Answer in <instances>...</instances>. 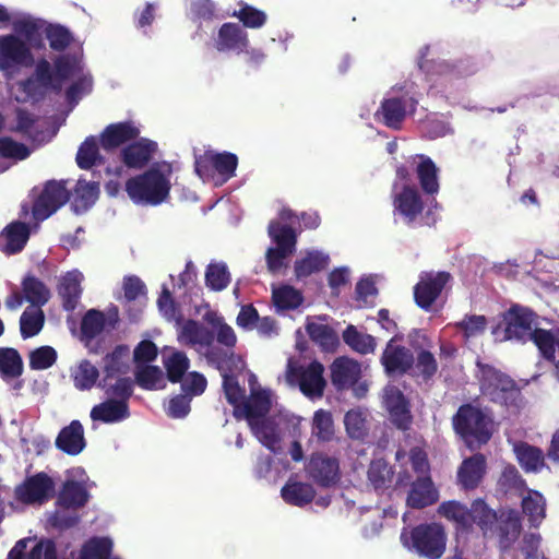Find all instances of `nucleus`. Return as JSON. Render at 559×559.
Instances as JSON below:
<instances>
[{
	"label": "nucleus",
	"mask_w": 559,
	"mask_h": 559,
	"mask_svg": "<svg viewBox=\"0 0 559 559\" xmlns=\"http://www.w3.org/2000/svg\"><path fill=\"white\" fill-rule=\"evenodd\" d=\"M504 328L492 330L497 341H515L526 343L532 341L547 360L555 359V345L559 349V329H538L537 316L528 308L512 306L503 316Z\"/></svg>",
	"instance_id": "nucleus-1"
},
{
	"label": "nucleus",
	"mask_w": 559,
	"mask_h": 559,
	"mask_svg": "<svg viewBox=\"0 0 559 559\" xmlns=\"http://www.w3.org/2000/svg\"><path fill=\"white\" fill-rule=\"evenodd\" d=\"M171 177V164L157 162L143 174L130 178L126 182V191L134 204L156 206L167 200Z\"/></svg>",
	"instance_id": "nucleus-2"
},
{
	"label": "nucleus",
	"mask_w": 559,
	"mask_h": 559,
	"mask_svg": "<svg viewBox=\"0 0 559 559\" xmlns=\"http://www.w3.org/2000/svg\"><path fill=\"white\" fill-rule=\"evenodd\" d=\"M178 341L182 345L194 347L215 368L224 369L228 360V350L214 344L211 328L195 320H187L178 325Z\"/></svg>",
	"instance_id": "nucleus-3"
},
{
	"label": "nucleus",
	"mask_w": 559,
	"mask_h": 559,
	"mask_svg": "<svg viewBox=\"0 0 559 559\" xmlns=\"http://www.w3.org/2000/svg\"><path fill=\"white\" fill-rule=\"evenodd\" d=\"M53 66L57 82H60V90L67 80H73L66 92V98L74 107L83 96L91 93L93 87L92 75L85 70L79 53L60 55L53 60Z\"/></svg>",
	"instance_id": "nucleus-4"
},
{
	"label": "nucleus",
	"mask_w": 559,
	"mask_h": 559,
	"mask_svg": "<svg viewBox=\"0 0 559 559\" xmlns=\"http://www.w3.org/2000/svg\"><path fill=\"white\" fill-rule=\"evenodd\" d=\"M267 234L272 245L265 251L266 269L272 275H277L287 267L296 251L297 234L289 224L280 221L270 222Z\"/></svg>",
	"instance_id": "nucleus-5"
},
{
	"label": "nucleus",
	"mask_w": 559,
	"mask_h": 559,
	"mask_svg": "<svg viewBox=\"0 0 559 559\" xmlns=\"http://www.w3.org/2000/svg\"><path fill=\"white\" fill-rule=\"evenodd\" d=\"M453 425L471 449L486 443L491 437L490 415L471 404L459 408Z\"/></svg>",
	"instance_id": "nucleus-6"
},
{
	"label": "nucleus",
	"mask_w": 559,
	"mask_h": 559,
	"mask_svg": "<svg viewBox=\"0 0 559 559\" xmlns=\"http://www.w3.org/2000/svg\"><path fill=\"white\" fill-rule=\"evenodd\" d=\"M401 542L405 548L428 559H439L445 550V534L441 525L421 524L401 533Z\"/></svg>",
	"instance_id": "nucleus-7"
},
{
	"label": "nucleus",
	"mask_w": 559,
	"mask_h": 559,
	"mask_svg": "<svg viewBox=\"0 0 559 559\" xmlns=\"http://www.w3.org/2000/svg\"><path fill=\"white\" fill-rule=\"evenodd\" d=\"M477 378L483 395L500 405H512L520 396L514 381L495 367L477 361Z\"/></svg>",
	"instance_id": "nucleus-8"
},
{
	"label": "nucleus",
	"mask_w": 559,
	"mask_h": 559,
	"mask_svg": "<svg viewBox=\"0 0 559 559\" xmlns=\"http://www.w3.org/2000/svg\"><path fill=\"white\" fill-rule=\"evenodd\" d=\"M238 158L229 152L215 153L205 151L195 155L194 170L203 181H213L215 186H222L235 176Z\"/></svg>",
	"instance_id": "nucleus-9"
},
{
	"label": "nucleus",
	"mask_w": 559,
	"mask_h": 559,
	"mask_svg": "<svg viewBox=\"0 0 559 559\" xmlns=\"http://www.w3.org/2000/svg\"><path fill=\"white\" fill-rule=\"evenodd\" d=\"M323 371V365L318 361L299 365L290 358L285 379L289 386H298L305 396L317 400L322 397L326 385Z\"/></svg>",
	"instance_id": "nucleus-10"
},
{
	"label": "nucleus",
	"mask_w": 559,
	"mask_h": 559,
	"mask_svg": "<svg viewBox=\"0 0 559 559\" xmlns=\"http://www.w3.org/2000/svg\"><path fill=\"white\" fill-rule=\"evenodd\" d=\"M52 90L60 92V82L56 79V68H51L50 62L41 58L35 63L34 74L24 81L17 83V94L15 96L19 103L28 100L36 102L44 94Z\"/></svg>",
	"instance_id": "nucleus-11"
},
{
	"label": "nucleus",
	"mask_w": 559,
	"mask_h": 559,
	"mask_svg": "<svg viewBox=\"0 0 559 559\" xmlns=\"http://www.w3.org/2000/svg\"><path fill=\"white\" fill-rule=\"evenodd\" d=\"M35 63L32 47L14 34L0 36V71L13 74Z\"/></svg>",
	"instance_id": "nucleus-12"
},
{
	"label": "nucleus",
	"mask_w": 559,
	"mask_h": 559,
	"mask_svg": "<svg viewBox=\"0 0 559 559\" xmlns=\"http://www.w3.org/2000/svg\"><path fill=\"white\" fill-rule=\"evenodd\" d=\"M392 198L395 221H401L408 226L418 224L424 202L417 188L409 183L394 182Z\"/></svg>",
	"instance_id": "nucleus-13"
},
{
	"label": "nucleus",
	"mask_w": 559,
	"mask_h": 559,
	"mask_svg": "<svg viewBox=\"0 0 559 559\" xmlns=\"http://www.w3.org/2000/svg\"><path fill=\"white\" fill-rule=\"evenodd\" d=\"M429 51L430 46L425 45L419 49L417 58L419 69L427 73H432L440 76H449L452 79L468 76L477 71L476 63L469 58L461 59L457 61L440 59L430 62L426 59L429 55Z\"/></svg>",
	"instance_id": "nucleus-14"
},
{
	"label": "nucleus",
	"mask_w": 559,
	"mask_h": 559,
	"mask_svg": "<svg viewBox=\"0 0 559 559\" xmlns=\"http://www.w3.org/2000/svg\"><path fill=\"white\" fill-rule=\"evenodd\" d=\"M55 483L46 473L28 476L14 489L15 499L23 504L41 506L53 495Z\"/></svg>",
	"instance_id": "nucleus-15"
},
{
	"label": "nucleus",
	"mask_w": 559,
	"mask_h": 559,
	"mask_svg": "<svg viewBox=\"0 0 559 559\" xmlns=\"http://www.w3.org/2000/svg\"><path fill=\"white\" fill-rule=\"evenodd\" d=\"M418 100L408 91L397 94L395 88L382 100L376 115H381L386 127L399 129L408 112H413Z\"/></svg>",
	"instance_id": "nucleus-16"
},
{
	"label": "nucleus",
	"mask_w": 559,
	"mask_h": 559,
	"mask_svg": "<svg viewBox=\"0 0 559 559\" xmlns=\"http://www.w3.org/2000/svg\"><path fill=\"white\" fill-rule=\"evenodd\" d=\"M69 200V191L63 182L49 181L33 205V216L44 221L57 212Z\"/></svg>",
	"instance_id": "nucleus-17"
},
{
	"label": "nucleus",
	"mask_w": 559,
	"mask_h": 559,
	"mask_svg": "<svg viewBox=\"0 0 559 559\" xmlns=\"http://www.w3.org/2000/svg\"><path fill=\"white\" fill-rule=\"evenodd\" d=\"M211 44L217 52L240 55L249 46V37L241 25L227 22L218 28Z\"/></svg>",
	"instance_id": "nucleus-18"
},
{
	"label": "nucleus",
	"mask_w": 559,
	"mask_h": 559,
	"mask_svg": "<svg viewBox=\"0 0 559 559\" xmlns=\"http://www.w3.org/2000/svg\"><path fill=\"white\" fill-rule=\"evenodd\" d=\"M306 473L317 485L331 487L340 480V464L335 457L314 453L306 465Z\"/></svg>",
	"instance_id": "nucleus-19"
},
{
	"label": "nucleus",
	"mask_w": 559,
	"mask_h": 559,
	"mask_svg": "<svg viewBox=\"0 0 559 559\" xmlns=\"http://www.w3.org/2000/svg\"><path fill=\"white\" fill-rule=\"evenodd\" d=\"M383 405L389 413L391 423L397 429L403 431L409 429L413 420L409 403L399 388L394 385L384 388Z\"/></svg>",
	"instance_id": "nucleus-20"
},
{
	"label": "nucleus",
	"mask_w": 559,
	"mask_h": 559,
	"mask_svg": "<svg viewBox=\"0 0 559 559\" xmlns=\"http://www.w3.org/2000/svg\"><path fill=\"white\" fill-rule=\"evenodd\" d=\"M450 280L447 272L423 273L419 282L414 287V298L416 304L427 310L441 294L445 284Z\"/></svg>",
	"instance_id": "nucleus-21"
},
{
	"label": "nucleus",
	"mask_w": 559,
	"mask_h": 559,
	"mask_svg": "<svg viewBox=\"0 0 559 559\" xmlns=\"http://www.w3.org/2000/svg\"><path fill=\"white\" fill-rule=\"evenodd\" d=\"M381 365L388 376H402L414 366V355L411 349L395 343L391 338L382 353Z\"/></svg>",
	"instance_id": "nucleus-22"
},
{
	"label": "nucleus",
	"mask_w": 559,
	"mask_h": 559,
	"mask_svg": "<svg viewBox=\"0 0 559 559\" xmlns=\"http://www.w3.org/2000/svg\"><path fill=\"white\" fill-rule=\"evenodd\" d=\"M10 22L14 31L13 34L26 41L32 48L39 49L44 46L41 33L46 26L45 20L20 12L11 14Z\"/></svg>",
	"instance_id": "nucleus-23"
},
{
	"label": "nucleus",
	"mask_w": 559,
	"mask_h": 559,
	"mask_svg": "<svg viewBox=\"0 0 559 559\" xmlns=\"http://www.w3.org/2000/svg\"><path fill=\"white\" fill-rule=\"evenodd\" d=\"M157 151V143L146 138H141L124 146L120 152V158L128 168L142 169L153 158Z\"/></svg>",
	"instance_id": "nucleus-24"
},
{
	"label": "nucleus",
	"mask_w": 559,
	"mask_h": 559,
	"mask_svg": "<svg viewBox=\"0 0 559 559\" xmlns=\"http://www.w3.org/2000/svg\"><path fill=\"white\" fill-rule=\"evenodd\" d=\"M281 417H265L260 420H251L248 424L255 438L271 452L277 453L281 450L282 429Z\"/></svg>",
	"instance_id": "nucleus-25"
},
{
	"label": "nucleus",
	"mask_w": 559,
	"mask_h": 559,
	"mask_svg": "<svg viewBox=\"0 0 559 559\" xmlns=\"http://www.w3.org/2000/svg\"><path fill=\"white\" fill-rule=\"evenodd\" d=\"M271 407L270 391H253L248 400H245L240 407L234 409V416L238 419L246 418L248 424L251 420L265 418Z\"/></svg>",
	"instance_id": "nucleus-26"
},
{
	"label": "nucleus",
	"mask_w": 559,
	"mask_h": 559,
	"mask_svg": "<svg viewBox=\"0 0 559 559\" xmlns=\"http://www.w3.org/2000/svg\"><path fill=\"white\" fill-rule=\"evenodd\" d=\"M56 448L68 455H78L86 447L84 428L80 420H72L58 433Z\"/></svg>",
	"instance_id": "nucleus-27"
},
{
	"label": "nucleus",
	"mask_w": 559,
	"mask_h": 559,
	"mask_svg": "<svg viewBox=\"0 0 559 559\" xmlns=\"http://www.w3.org/2000/svg\"><path fill=\"white\" fill-rule=\"evenodd\" d=\"M140 129L130 121L111 123L100 134V145L110 151L139 136Z\"/></svg>",
	"instance_id": "nucleus-28"
},
{
	"label": "nucleus",
	"mask_w": 559,
	"mask_h": 559,
	"mask_svg": "<svg viewBox=\"0 0 559 559\" xmlns=\"http://www.w3.org/2000/svg\"><path fill=\"white\" fill-rule=\"evenodd\" d=\"M360 372V365L354 359L336 358L331 366L332 383L337 390L347 389L357 383Z\"/></svg>",
	"instance_id": "nucleus-29"
},
{
	"label": "nucleus",
	"mask_w": 559,
	"mask_h": 559,
	"mask_svg": "<svg viewBox=\"0 0 559 559\" xmlns=\"http://www.w3.org/2000/svg\"><path fill=\"white\" fill-rule=\"evenodd\" d=\"M201 316L203 322L212 329L214 340L216 338L219 345L227 349H233L236 346L237 336L234 329L225 322V319L217 311L205 306Z\"/></svg>",
	"instance_id": "nucleus-30"
},
{
	"label": "nucleus",
	"mask_w": 559,
	"mask_h": 559,
	"mask_svg": "<svg viewBox=\"0 0 559 559\" xmlns=\"http://www.w3.org/2000/svg\"><path fill=\"white\" fill-rule=\"evenodd\" d=\"M90 416L94 421L114 424L127 419L130 416V412L126 401L108 399L103 403L95 405L91 409Z\"/></svg>",
	"instance_id": "nucleus-31"
},
{
	"label": "nucleus",
	"mask_w": 559,
	"mask_h": 559,
	"mask_svg": "<svg viewBox=\"0 0 559 559\" xmlns=\"http://www.w3.org/2000/svg\"><path fill=\"white\" fill-rule=\"evenodd\" d=\"M330 262V255L321 250L309 249L294 263V272L298 280L324 270Z\"/></svg>",
	"instance_id": "nucleus-32"
},
{
	"label": "nucleus",
	"mask_w": 559,
	"mask_h": 559,
	"mask_svg": "<svg viewBox=\"0 0 559 559\" xmlns=\"http://www.w3.org/2000/svg\"><path fill=\"white\" fill-rule=\"evenodd\" d=\"M438 500V492L428 476H419L413 484L407 497V504L414 509H423Z\"/></svg>",
	"instance_id": "nucleus-33"
},
{
	"label": "nucleus",
	"mask_w": 559,
	"mask_h": 559,
	"mask_svg": "<svg viewBox=\"0 0 559 559\" xmlns=\"http://www.w3.org/2000/svg\"><path fill=\"white\" fill-rule=\"evenodd\" d=\"M83 274L78 270H72L63 275L60 280L58 292L62 298L63 308L67 311L75 309L81 297L82 288L81 282Z\"/></svg>",
	"instance_id": "nucleus-34"
},
{
	"label": "nucleus",
	"mask_w": 559,
	"mask_h": 559,
	"mask_svg": "<svg viewBox=\"0 0 559 559\" xmlns=\"http://www.w3.org/2000/svg\"><path fill=\"white\" fill-rule=\"evenodd\" d=\"M471 526L476 524L485 537H492L496 534V524L499 516L495 510L489 508L484 500L476 499L471 508Z\"/></svg>",
	"instance_id": "nucleus-35"
},
{
	"label": "nucleus",
	"mask_w": 559,
	"mask_h": 559,
	"mask_svg": "<svg viewBox=\"0 0 559 559\" xmlns=\"http://www.w3.org/2000/svg\"><path fill=\"white\" fill-rule=\"evenodd\" d=\"M486 468V460L483 454H475L463 461L457 472L460 484L465 489H474L480 483Z\"/></svg>",
	"instance_id": "nucleus-36"
},
{
	"label": "nucleus",
	"mask_w": 559,
	"mask_h": 559,
	"mask_svg": "<svg viewBox=\"0 0 559 559\" xmlns=\"http://www.w3.org/2000/svg\"><path fill=\"white\" fill-rule=\"evenodd\" d=\"M28 237V226L22 222H13L0 235V249L7 253H16L24 248Z\"/></svg>",
	"instance_id": "nucleus-37"
},
{
	"label": "nucleus",
	"mask_w": 559,
	"mask_h": 559,
	"mask_svg": "<svg viewBox=\"0 0 559 559\" xmlns=\"http://www.w3.org/2000/svg\"><path fill=\"white\" fill-rule=\"evenodd\" d=\"M283 500L292 506L304 507L310 503L316 490L312 485L289 478L281 490Z\"/></svg>",
	"instance_id": "nucleus-38"
},
{
	"label": "nucleus",
	"mask_w": 559,
	"mask_h": 559,
	"mask_svg": "<svg viewBox=\"0 0 559 559\" xmlns=\"http://www.w3.org/2000/svg\"><path fill=\"white\" fill-rule=\"evenodd\" d=\"M520 533L521 523L515 514L509 513L506 516L503 514L499 516L493 536H498L499 546L503 551L508 550L515 543Z\"/></svg>",
	"instance_id": "nucleus-39"
},
{
	"label": "nucleus",
	"mask_w": 559,
	"mask_h": 559,
	"mask_svg": "<svg viewBox=\"0 0 559 559\" xmlns=\"http://www.w3.org/2000/svg\"><path fill=\"white\" fill-rule=\"evenodd\" d=\"M88 497V492L83 484L74 480H68L64 483L59 493L58 506L66 509L76 510L85 506Z\"/></svg>",
	"instance_id": "nucleus-40"
},
{
	"label": "nucleus",
	"mask_w": 559,
	"mask_h": 559,
	"mask_svg": "<svg viewBox=\"0 0 559 559\" xmlns=\"http://www.w3.org/2000/svg\"><path fill=\"white\" fill-rule=\"evenodd\" d=\"M334 421L331 412L318 409L311 423L310 442L325 443L334 438Z\"/></svg>",
	"instance_id": "nucleus-41"
},
{
	"label": "nucleus",
	"mask_w": 559,
	"mask_h": 559,
	"mask_svg": "<svg viewBox=\"0 0 559 559\" xmlns=\"http://www.w3.org/2000/svg\"><path fill=\"white\" fill-rule=\"evenodd\" d=\"M162 356L168 380L171 382H179L189 369V358L183 352L169 348H166Z\"/></svg>",
	"instance_id": "nucleus-42"
},
{
	"label": "nucleus",
	"mask_w": 559,
	"mask_h": 559,
	"mask_svg": "<svg viewBox=\"0 0 559 559\" xmlns=\"http://www.w3.org/2000/svg\"><path fill=\"white\" fill-rule=\"evenodd\" d=\"M516 459L526 472L537 473L545 466L544 453L540 449L525 442L514 444Z\"/></svg>",
	"instance_id": "nucleus-43"
},
{
	"label": "nucleus",
	"mask_w": 559,
	"mask_h": 559,
	"mask_svg": "<svg viewBox=\"0 0 559 559\" xmlns=\"http://www.w3.org/2000/svg\"><path fill=\"white\" fill-rule=\"evenodd\" d=\"M130 349L126 345L117 346L104 358L106 378H115L124 374L129 370Z\"/></svg>",
	"instance_id": "nucleus-44"
},
{
	"label": "nucleus",
	"mask_w": 559,
	"mask_h": 559,
	"mask_svg": "<svg viewBox=\"0 0 559 559\" xmlns=\"http://www.w3.org/2000/svg\"><path fill=\"white\" fill-rule=\"evenodd\" d=\"M420 162L416 167V174L421 189L427 194H436L439 191L438 168L432 159L425 155L418 156Z\"/></svg>",
	"instance_id": "nucleus-45"
},
{
	"label": "nucleus",
	"mask_w": 559,
	"mask_h": 559,
	"mask_svg": "<svg viewBox=\"0 0 559 559\" xmlns=\"http://www.w3.org/2000/svg\"><path fill=\"white\" fill-rule=\"evenodd\" d=\"M99 186L97 182L79 180L75 190L72 207L76 214L86 212L97 200Z\"/></svg>",
	"instance_id": "nucleus-46"
},
{
	"label": "nucleus",
	"mask_w": 559,
	"mask_h": 559,
	"mask_svg": "<svg viewBox=\"0 0 559 559\" xmlns=\"http://www.w3.org/2000/svg\"><path fill=\"white\" fill-rule=\"evenodd\" d=\"M369 413L366 408L356 407L349 409L344 417L347 435L352 439H364L368 433Z\"/></svg>",
	"instance_id": "nucleus-47"
},
{
	"label": "nucleus",
	"mask_w": 559,
	"mask_h": 559,
	"mask_svg": "<svg viewBox=\"0 0 559 559\" xmlns=\"http://www.w3.org/2000/svg\"><path fill=\"white\" fill-rule=\"evenodd\" d=\"M522 509L532 526L537 527L546 515V501L542 493L530 490L522 500Z\"/></svg>",
	"instance_id": "nucleus-48"
},
{
	"label": "nucleus",
	"mask_w": 559,
	"mask_h": 559,
	"mask_svg": "<svg viewBox=\"0 0 559 559\" xmlns=\"http://www.w3.org/2000/svg\"><path fill=\"white\" fill-rule=\"evenodd\" d=\"M310 338L324 350H332L338 343L336 333L328 324L308 320L306 324Z\"/></svg>",
	"instance_id": "nucleus-49"
},
{
	"label": "nucleus",
	"mask_w": 559,
	"mask_h": 559,
	"mask_svg": "<svg viewBox=\"0 0 559 559\" xmlns=\"http://www.w3.org/2000/svg\"><path fill=\"white\" fill-rule=\"evenodd\" d=\"M136 383L145 390H159L165 386V376L157 366L138 365L135 369Z\"/></svg>",
	"instance_id": "nucleus-50"
},
{
	"label": "nucleus",
	"mask_w": 559,
	"mask_h": 559,
	"mask_svg": "<svg viewBox=\"0 0 559 559\" xmlns=\"http://www.w3.org/2000/svg\"><path fill=\"white\" fill-rule=\"evenodd\" d=\"M102 160L97 139L93 135L87 136L78 150V166L81 169H91L93 166L102 164Z\"/></svg>",
	"instance_id": "nucleus-51"
},
{
	"label": "nucleus",
	"mask_w": 559,
	"mask_h": 559,
	"mask_svg": "<svg viewBox=\"0 0 559 559\" xmlns=\"http://www.w3.org/2000/svg\"><path fill=\"white\" fill-rule=\"evenodd\" d=\"M392 467L383 459H377L370 463L368 479L374 490L380 491L388 488L392 483Z\"/></svg>",
	"instance_id": "nucleus-52"
},
{
	"label": "nucleus",
	"mask_w": 559,
	"mask_h": 559,
	"mask_svg": "<svg viewBox=\"0 0 559 559\" xmlns=\"http://www.w3.org/2000/svg\"><path fill=\"white\" fill-rule=\"evenodd\" d=\"M230 283V273L226 263L212 262L205 271V284L214 292L224 290Z\"/></svg>",
	"instance_id": "nucleus-53"
},
{
	"label": "nucleus",
	"mask_w": 559,
	"mask_h": 559,
	"mask_svg": "<svg viewBox=\"0 0 559 559\" xmlns=\"http://www.w3.org/2000/svg\"><path fill=\"white\" fill-rule=\"evenodd\" d=\"M343 340L350 348L360 354L372 353L376 348V338L369 334L360 333L354 325L346 328Z\"/></svg>",
	"instance_id": "nucleus-54"
},
{
	"label": "nucleus",
	"mask_w": 559,
	"mask_h": 559,
	"mask_svg": "<svg viewBox=\"0 0 559 559\" xmlns=\"http://www.w3.org/2000/svg\"><path fill=\"white\" fill-rule=\"evenodd\" d=\"M25 300L35 307L45 305L50 296L49 289L43 282L34 276H27L23 281Z\"/></svg>",
	"instance_id": "nucleus-55"
},
{
	"label": "nucleus",
	"mask_w": 559,
	"mask_h": 559,
	"mask_svg": "<svg viewBox=\"0 0 559 559\" xmlns=\"http://www.w3.org/2000/svg\"><path fill=\"white\" fill-rule=\"evenodd\" d=\"M23 364L17 350L5 348L0 352V373L3 379L10 380L22 374Z\"/></svg>",
	"instance_id": "nucleus-56"
},
{
	"label": "nucleus",
	"mask_w": 559,
	"mask_h": 559,
	"mask_svg": "<svg viewBox=\"0 0 559 559\" xmlns=\"http://www.w3.org/2000/svg\"><path fill=\"white\" fill-rule=\"evenodd\" d=\"M273 300L281 310H294L302 304L304 297L295 287L283 285L273 290Z\"/></svg>",
	"instance_id": "nucleus-57"
},
{
	"label": "nucleus",
	"mask_w": 559,
	"mask_h": 559,
	"mask_svg": "<svg viewBox=\"0 0 559 559\" xmlns=\"http://www.w3.org/2000/svg\"><path fill=\"white\" fill-rule=\"evenodd\" d=\"M230 15L237 17L245 27L253 29L263 27L267 20L264 11L247 3H240L239 10H235Z\"/></svg>",
	"instance_id": "nucleus-58"
},
{
	"label": "nucleus",
	"mask_w": 559,
	"mask_h": 559,
	"mask_svg": "<svg viewBox=\"0 0 559 559\" xmlns=\"http://www.w3.org/2000/svg\"><path fill=\"white\" fill-rule=\"evenodd\" d=\"M74 386L78 390H90L94 386L99 373L97 368L87 360H83L72 370Z\"/></svg>",
	"instance_id": "nucleus-59"
},
{
	"label": "nucleus",
	"mask_w": 559,
	"mask_h": 559,
	"mask_svg": "<svg viewBox=\"0 0 559 559\" xmlns=\"http://www.w3.org/2000/svg\"><path fill=\"white\" fill-rule=\"evenodd\" d=\"M106 325V318L102 311L88 310L81 322V333L84 340H93L99 335Z\"/></svg>",
	"instance_id": "nucleus-60"
},
{
	"label": "nucleus",
	"mask_w": 559,
	"mask_h": 559,
	"mask_svg": "<svg viewBox=\"0 0 559 559\" xmlns=\"http://www.w3.org/2000/svg\"><path fill=\"white\" fill-rule=\"evenodd\" d=\"M439 513L444 518L454 521L462 528L471 527L469 508L457 501L441 503L439 507Z\"/></svg>",
	"instance_id": "nucleus-61"
},
{
	"label": "nucleus",
	"mask_w": 559,
	"mask_h": 559,
	"mask_svg": "<svg viewBox=\"0 0 559 559\" xmlns=\"http://www.w3.org/2000/svg\"><path fill=\"white\" fill-rule=\"evenodd\" d=\"M44 33L49 41V46L55 51H63L73 40L71 32L59 24H47Z\"/></svg>",
	"instance_id": "nucleus-62"
},
{
	"label": "nucleus",
	"mask_w": 559,
	"mask_h": 559,
	"mask_svg": "<svg viewBox=\"0 0 559 559\" xmlns=\"http://www.w3.org/2000/svg\"><path fill=\"white\" fill-rule=\"evenodd\" d=\"M44 325V312L40 309H26L20 318V330L23 338L35 336Z\"/></svg>",
	"instance_id": "nucleus-63"
},
{
	"label": "nucleus",
	"mask_w": 559,
	"mask_h": 559,
	"mask_svg": "<svg viewBox=\"0 0 559 559\" xmlns=\"http://www.w3.org/2000/svg\"><path fill=\"white\" fill-rule=\"evenodd\" d=\"M413 367L415 374L421 377L425 381L430 380L438 370L435 356L427 349H421L417 353Z\"/></svg>",
	"instance_id": "nucleus-64"
}]
</instances>
